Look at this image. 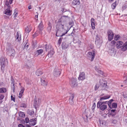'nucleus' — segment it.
I'll use <instances>...</instances> for the list:
<instances>
[{
    "label": "nucleus",
    "mask_w": 127,
    "mask_h": 127,
    "mask_svg": "<svg viewBox=\"0 0 127 127\" xmlns=\"http://www.w3.org/2000/svg\"><path fill=\"white\" fill-rule=\"evenodd\" d=\"M102 42V40L101 38H100L98 35H96L95 41V44L97 46L100 47L101 46Z\"/></svg>",
    "instance_id": "7"
},
{
    "label": "nucleus",
    "mask_w": 127,
    "mask_h": 127,
    "mask_svg": "<svg viewBox=\"0 0 127 127\" xmlns=\"http://www.w3.org/2000/svg\"><path fill=\"white\" fill-rule=\"evenodd\" d=\"M29 114L31 116L33 115L34 113V112L33 110H30L28 112Z\"/></svg>",
    "instance_id": "41"
},
{
    "label": "nucleus",
    "mask_w": 127,
    "mask_h": 127,
    "mask_svg": "<svg viewBox=\"0 0 127 127\" xmlns=\"http://www.w3.org/2000/svg\"><path fill=\"white\" fill-rule=\"evenodd\" d=\"M10 56H14L15 54V51L14 49H11L9 51Z\"/></svg>",
    "instance_id": "25"
},
{
    "label": "nucleus",
    "mask_w": 127,
    "mask_h": 127,
    "mask_svg": "<svg viewBox=\"0 0 127 127\" xmlns=\"http://www.w3.org/2000/svg\"><path fill=\"white\" fill-rule=\"evenodd\" d=\"M28 47V45H27V44H26L24 46V49H27Z\"/></svg>",
    "instance_id": "53"
},
{
    "label": "nucleus",
    "mask_w": 127,
    "mask_h": 127,
    "mask_svg": "<svg viewBox=\"0 0 127 127\" xmlns=\"http://www.w3.org/2000/svg\"><path fill=\"white\" fill-rule=\"evenodd\" d=\"M70 29H67L66 30L65 32L62 33V32L59 30H57L56 35L57 36H62L67 33Z\"/></svg>",
    "instance_id": "9"
},
{
    "label": "nucleus",
    "mask_w": 127,
    "mask_h": 127,
    "mask_svg": "<svg viewBox=\"0 0 127 127\" xmlns=\"http://www.w3.org/2000/svg\"><path fill=\"white\" fill-rule=\"evenodd\" d=\"M62 38H60L59 39L58 41V44H59V45H60V44H61V43L62 42Z\"/></svg>",
    "instance_id": "44"
},
{
    "label": "nucleus",
    "mask_w": 127,
    "mask_h": 127,
    "mask_svg": "<svg viewBox=\"0 0 127 127\" xmlns=\"http://www.w3.org/2000/svg\"><path fill=\"white\" fill-rule=\"evenodd\" d=\"M61 0H53V1H54L56 2L57 1H58V2H59Z\"/></svg>",
    "instance_id": "60"
},
{
    "label": "nucleus",
    "mask_w": 127,
    "mask_h": 127,
    "mask_svg": "<svg viewBox=\"0 0 127 127\" xmlns=\"http://www.w3.org/2000/svg\"><path fill=\"white\" fill-rule=\"evenodd\" d=\"M4 96L3 95H0V101L2 100L4 98Z\"/></svg>",
    "instance_id": "49"
},
{
    "label": "nucleus",
    "mask_w": 127,
    "mask_h": 127,
    "mask_svg": "<svg viewBox=\"0 0 127 127\" xmlns=\"http://www.w3.org/2000/svg\"><path fill=\"white\" fill-rule=\"evenodd\" d=\"M42 74V71H40L39 70H37L36 72V75L38 76H40Z\"/></svg>",
    "instance_id": "29"
},
{
    "label": "nucleus",
    "mask_w": 127,
    "mask_h": 127,
    "mask_svg": "<svg viewBox=\"0 0 127 127\" xmlns=\"http://www.w3.org/2000/svg\"><path fill=\"white\" fill-rule=\"evenodd\" d=\"M107 34L108 37V40L111 41L113 39L114 34L112 31L111 30H109L108 31Z\"/></svg>",
    "instance_id": "12"
},
{
    "label": "nucleus",
    "mask_w": 127,
    "mask_h": 127,
    "mask_svg": "<svg viewBox=\"0 0 127 127\" xmlns=\"http://www.w3.org/2000/svg\"><path fill=\"white\" fill-rule=\"evenodd\" d=\"M26 127H31L29 125H27Z\"/></svg>",
    "instance_id": "64"
},
{
    "label": "nucleus",
    "mask_w": 127,
    "mask_h": 127,
    "mask_svg": "<svg viewBox=\"0 0 127 127\" xmlns=\"http://www.w3.org/2000/svg\"><path fill=\"white\" fill-rule=\"evenodd\" d=\"M91 25L92 28L93 29H95V19L93 18H92L91 19Z\"/></svg>",
    "instance_id": "23"
},
{
    "label": "nucleus",
    "mask_w": 127,
    "mask_h": 127,
    "mask_svg": "<svg viewBox=\"0 0 127 127\" xmlns=\"http://www.w3.org/2000/svg\"><path fill=\"white\" fill-rule=\"evenodd\" d=\"M11 84L12 85V84H14V79L13 78H12L11 79Z\"/></svg>",
    "instance_id": "51"
},
{
    "label": "nucleus",
    "mask_w": 127,
    "mask_h": 127,
    "mask_svg": "<svg viewBox=\"0 0 127 127\" xmlns=\"http://www.w3.org/2000/svg\"><path fill=\"white\" fill-rule=\"evenodd\" d=\"M96 106L95 104V103H93V105L92 107V110H94L95 109Z\"/></svg>",
    "instance_id": "45"
},
{
    "label": "nucleus",
    "mask_w": 127,
    "mask_h": 127,
    "mask_svg": "<svg viewBox=\"0 0 127 127\" xmlns=\"http://www.w3.org/2000/svg\"><path fill=\"white\" fill-rule=\"evenodd\" d=\"M85 74L84 72H80L78 78L79 80L83 81L85 79Z\"/></svg>",
    "instance_id": "14"
},
{
    "label": "nucleus",
    "mask_w": 127,
    "mask_h": 127,
    "mask_svg": "<svg viewBox=\"0 0 127 127\" xmlns=\"http://www.w3.org/2000/svg\"><path fill=\"white\" fill-rule=\"evenodd\" d=\"M96 51L95 50H93L92 52H88V54L89 56L91 58V61H93L96 55Z\"/></svg>",
    "instance_id": "8"
},
{
    "label": "nucleus",
    "mask_w": 127,
    "mask_h": 127,
    "mask_svg": "<svg viewBox=\"0 0 127 127\" xmlns=\"http://www.w3.org/2000/svg\"><path fill=\"white\" fill-rule=\"evenodd\" d=\"M16 37V40H17V41H20L21 40V36L19 35L18 32H17Z\"/></svg>",
    "instance_id": "30"
},
{
    "label": "nucleus",
    "mask_w": 127,
    "mask_h": 127,
    "mask_svg": "<svg viewBox=\"0 0 127 127\" xmlns=\"http://www.w3.org/2000/svg\"><path fill=\"white\" fill-rule=\"evenodd\" d=\"M36 118L31 119L29 122V124L31 126H34L36 123Z\"/></svg>",
    "instance_id": "16"
},
{
    "label": "nucleus",
    "mask_w": 127,
    "mask_h": 127,
    "mask_svg": "<svg viewBox=\"0 0 127 127\" xmlns=\"http://www.w3.org/2000/svg\"><path fill=\"white\" fill-rule=\"evenodd\" d=\"M39 33V31H37L35 33L33 36L34 37H35L38 36Z\"/></svg>",
    "instance_id": "40"
},
{
    "label": "nucleus",
    "mask_w": 127,
    "mask_h": 127,
    "mask_svg": "<svg viewBox=\"0 0 127 127\" xmlns=\"http://www.w3.org/2000/svg\"><path fill=\"white\" fill-rule=\"evenodd\" d=\"M116 47L118 49L121 48V50L122 51H125L127 50V41L124 43L121 41H117L116 43Z\"/></svg>",
    "instance_id": "1"
},
{
    "label": "nucleus",
    "mask_w": 127,
    "mask_h": 127,
    "mask_svg": "<svg viewBox=\"0 0 127 127\" xmlns=\"http://www.w3.org/2000/svg\"><path fill=\"white\" fill-rule=\"evenodd\" d=\"M116 110L115 109H112L111 110V112H114Z\"/></svg>",
    "instance_id": "59"
},
{
    "label": "nucleus",
    "mask_w": 127,
    "mask_h": 127,
    "mask_svg": "<svg viewBox=\"0 0 127 127\" xmlns=\"http://www.w3.org/2000/svg\"><path fill=\"white\" fill-rule=\"evenodd\" d=\"M79 0H74L72 2V4L73 5H78L80 4Z\"/></svg>",
    "instance_id": "22"
},
{
    "label": "nucleus",
    "mask_w": 127,
    "mask_h": 127,
    "mask_svg": "<svg viewBox=\"0 0 127 127\" xmlns=\"http://www.w3.org/2000/svg\"><path fill=\"white\" fill-rule=\"evenodd\" d=\"M69 83L70 85L72 87H74L77 85V79L75 78H72Z\"/></svg>",
    "instance_id": "10"
},
{
    "label": "nucleus",
    "mask_w": 127,
    "mask_h": 127,
    "mask_svg": "<svg viewBox=\"0 0 127 127\" xmlns=\"http://www.w3.org/2000/svg\"><path fill=\"white\" fill-rule=\"evenodd\" d=\"M6 91V89L5 88H2L0 89V93H5Z\"/></svg>",
    "instance_id": "35"
},
{
    "label": "nucleus",
    "mask_w": 127,
    "mask_h": 127,
    "mask_svg": "<svg viewBox=\"0 0 127 127\" xmlns=\"http://www.w3.org/2000/svg\"><path fill=\"white\" fill-rule=\"evenodd\" d=\"M31 6H29V7H28V9H31Z\"/></svg>",
    "instance_id": "63"
},
{
    "label": "nucleus",
    "mask_w": 127,
    "mask_h": 127,
    "mask_svg": "<svg viewBox=\"0 0 127 127\" xmlns=\"http://www.w3.org/2000/svg\"><path fill=\"white\" fill-rule=\"evenodd\" d=\"M99 87H100V83H99V84H96L95 85L94 87L95 90V91L97 90Z\"/></svg>",
    "instance_id": "32"
},
{
    "label": "nucleus",
    "mask_w": 127,
    "mask_h": 127,
    "mask_svg": "<svg viewBox=\"0 0 127 127\" xmlns=\"http://www.w3.org/2000/svg\"><path fill=\"white\" fill-rule=\"evenodd\" d=\"M117 107V104L116 103L114 102L112 104V105H111L110 109L113 108H116Z\"/></svg>",
    "instance_id": "28"
},
{
    "label": "nucleus",
    "mask_w": 127,
    "mask_h": 127,
    "mask_svg": "<svg viewBox=\"0 0 127 127\" xmlns=\"http://www.w3.org/2000/svg\"><path fill=\"white\" fill-rule=\"evenodd\" d=\"M99 83L100 88L102 90H106L108 88V87L107 85V82L103 80H100Z\"/></svg>",
    "instance_id": "5"
},
{
    "label": "nucleus",
    "mask_w": 127,
    "mask_h": 127,
    "mask_svg": "<svg viewBox=\"0 0 127 127\" xmlns=\"http://www.w3.org/2000/svg\"><path fill=\"white\" fill-rule=\"evenodd\" d=\"M41 85L46 86L48 85V81L46 79V77H42L41 78Z\"/></svg>",
    "instance_id": "11"
},
{
    "label": "nucleus",
    "mask_w": 127,
    "mask_h": 127,
    "mask_svg": "<svg viewBox=\"0 0 127 127\" xmlns=\"http://www.w3.org/2000/svg\"><path fill=\"white\" fill-rule=\"evenodd\" d=\"M68 46L67 44H66L64 42H63L62 44V47L63 49H65L67 48Z\"/></svg>",
    "instance_id": "24"
},
{
    "label": "nucleus",
    "mask_w": 127,
    "mask_h": 127,
    "mask_svg": "<svg viewBox=\"0 0 127 127\" xmlns=\"http://www.w3.org/2000/svg\"><path fill=\"white\" fill-rule=\"evenodd\" d=\"M124 82L126 84H127V76L126 77V80L124 81Z\"/></svg>",
    "instance_id": "57"
},
{
    "label": "nucleus",
    "mask_w": 127,
    "mask_h": 127,
    "mask_svg": "<svg viewBox=\"0 0 127 127\" xmlns=\"http://www.w3.org/2000/svg\"><path fill=\"white\" fill-rule=\"evenodd\" d=\"M12 85H13L12 90H13V91L14 92L15 91V86L14 83V84H12Z\"/></svg>",
    "instance_id": "47"
},
{
    "label": "nucleus",
    "mask_w": 127,
    "mask_h": 127,
    "mask_svg": "<svg viewBox=\"0 0 127 127\" xmlns=\"http://www.w3.org/2000/svg\"><path fill=\"white\" fill-rule=\"evenodd\" d=\"M25 90V89L24 87H21V90L19 92V98H21L22 97L23 95V94Z\"/></svg>",
    "instance_id": "20"
},
{
    "label": "nucleus",
    "mask_w": 127,
    "mask_h": 127,
    "mask_svg": "<svg viewBox=\"0 0 127 127\" xmlns=\"http://www.w3.org/2000/svg\"><path fill=\"white\" fill-rule=\"evenodd\" d=\"M5 5L7 6V8L3 12V13L7 15H11L12 14V11L10 9L11 7L9 5L8 1L7 0H6L5 1Z\"/></svg>",
    "instance_id": "3"
},
{
    "label": "nucleus",
    "mask_w": 127,
    "mask_h": 127,
    "mask_svg": "<svg viewBox=\"0 0 127 127\" xmlns=\"http://www.w3.org/2000/svg\"><path fill=\"white\" fill-rule=\"evenodd\" d=\"M48 52V53L47 55L49 58H51L54 54V51L53 49L52 48Z\"/></svg>",
    "instance_id": "21"
},
{
    "label": "nucleus",
    "mask_w": 127,
    "mask_h": 127,
    "mask_svg": "<svg viewBox=\"0 0 127 127\" xmlns=\"http://www.w3.org/2000/svg\"><path fill=\"white\" fill-rule=\"evenodd\" d=\"M74 98V94H71V96H70L69 100L70 104H72L74 103L73 99Z\"/></svg>",
    "instance_id": "19"
},
{
    "label": "nucleus",
    "mask_w": 127,
    "mask_h": 127,
    "mask_svg": "<svg viewBox=\"0 0 127 127\" xmlns=\"http://www.w3.org/2000/svg\"><path fill=\"white\" fill-rule=\"evenodd\" d=\"M43 23L41 22L39 24L38 28V30H39V33H41V31L43 29Z\"/></svg>",
    "instance_id": "17"
},
{
    "label": "nucleus",
    "mask_w": 127,
    "mask_h": 127,
    "mask_svg": "<svg viewBox=\"0 0 127 127\" xmlns=\"http://www.w3.org/2000/svg\"><path fill=\"white\" fill-rule=\"evenodd\" d=\"M123 96L125 98H127V93L126 92H125L123 93Z\"/></svg>",
    "instance_id": "42"
},
{
    "label": "nucleus",
    "mask_w": 127,
    "mask_h": 127,
    "mask_svg": "<svg viewBox=\"0 0 127 127\" xmlns=\"http://www.w3.org/2000/svg\"><path fill=\"white\" fill-rule=\"evenodd\" d=\"M43 52L42 49H40L36 51L35 52V56H38L39 55H41Z\"/></svg>",
    "instance_id": "18"
},
{
    "label": "nucleus",
    "mask_w": 127,
    "mask_h": 127,
    "mask_svg": "<svg viewBox=\"0 0 127 127\" xmlns=\"http://www.w3.org/2000/svg\"><path fill=\"white\" fill-rule=\"evenodd\" d=\"M29 119L28 118H26L25 119V122L27 123L29 122Z\"/></svg>",
    "instance_id": "48"
},
{
    "label": "nucleus",
    "mask_w": 127,
    "mask_h": 127,
    "mask_svg": "<svg viewBox=\"0 0 127 127\" xmlns=\"http://www.w3.org/2000/svg\"><path fill=\"white\" fill-rule=\"evenodd\" d=\"M11 99L12 100H13L14 102H15V97H13V96L12 95H11Z\"/></svg>",
    "instance_id": "50"
},
{
    "label": "nucleus",
    "mask_w": 127,
    "mask_h": 127,
    "mask_svg": "<svg viewBox=\"0 0 127 127\" xmlns=\"http://www.w3.org/2000/svg\"><path fill=\"white\" fill-rule=\"evenodd\" d=\"M17 12L16 11V10L14 11V12L13 13V15L14 17L16 18V17L17 16Z\"/></svg>",
    "instance_id": "43"
},
{
    "label": "nucleus",
    "mask_w": 127,
    "mask_h": 127,
    "mask_svg": "<svg viewBox=\"0 0 127 127\" xmlns=\"http://www.w3.org/2000/svg\"><path fill=\"white\" fill-rule=\"evenodd\" d=\"M1 68L4 69L6 64H8V61L7 59L5 57H1L0 59Z\"/></svg>",
    "instance_id": "4"
},
{
    "label": "nucleus",
    "mask_w": 127,
    "mask_h": 127,
    "mask_svg": "<svg viewBox=\"0 0 127 127\" xmlns=\"http://www.w3.org/2000/svg\"><path fill=\"white\" fill-rule=\"evenodd\" d=\"M120 38V36L118 34H116L115 35L114 37V39L115 40H117Z\"/></svg>",
    "instance_id": "36"
},
{
    "label": "nucleus",
    "mask_w": 127,
    "mask_h": 127,
    "mask_svg": "<svg viewBox=\"0 0 127 127\" xmlns=\"http://www.w3.org/2000/svg\"><path fill=\"white\" fill-rule=\"evenodd\" d=\"M54 75L56 77L59 76L61 74L60 71L57 68H55L54 70Z\"/></svg>",
    "instance_id": "15"
},
{
    "label": "nucleus",
    "mask_w": 127,
    "mask_h": 127,
    "mask_svg": "<svg viewBox=\"0 0 127 127\" xmlns=\"http://www.w3.org/2000/svg\"><path fill=\"white\" fill-rule=\"evenodd\" d=\"M113 0H108L110 2H113Z\"/></svg>",
    "instance_id": "61"
},
{
    "label": "nucleus",
    "mask_w": 127,
    "mask_h": 127,
    "mask_svg": "<svg viewBox=\"0 0 127 127\" xmlns=\"http://www.w3.org/2000/svg\"><path fill=\"white\" fill-rule=\"evenodd\" d=\"M112 123L113 124H116L117 123V121L116 120H113Z\"/></svg>",
    "instance_id": "54"
},
{
    "label": "nucleus",
    "mask_w": 127,
    "mask_h": 127,
    "mask_svg": "<svg viewBox=\"0 0 127 127\" xmlns=\"http://www.w3.org/2000/svg\"><path fill=\"white\" fill-rule=\"evenodd\" d=\"M110 95L104 96L100 98V101H101V100H105L108 99L110 98Z\"/></svg>",
    "instance_id": "26"
},
{
    "label": "nucleus",
    "mask_w": 127,
    "mask_h": 127,
    "mask_svg": "<svg viewBox=\"0 0 127 127\" xmlns=\"http://www.w3.org/2000/svg\"><path fill=\"white\" fill-rule=\"evenodd\" d=\"M19 116L20 117H25V115L24 112H20L19 113Z\"/></svg>",
    "instance_id": "33"
},
{
    "label": "nucleus",
    "mask_w": 127,
    "mask_h": 127,
    "mask_svg": "<svg viewBox=\"0 0 127 127\" xmlns=\"http://www.w3.org/2000/svg\"><path fill=\"white\" fill-rule=\"evenodd\" d=\"M116 1L115 2L113 3L111 5V7L113 9H114L116 7Z\"/></svg>",
    "instance_id": "39"
},
{
    "label": "nucleus",
    "mask_w": 127,
    "mask_h": 127,
    "mask_svg": "<svg viewBox=\"0 0 127 127\" xmlns=\"http://www.w3.org/2000/svg\"><path fill=\"white\" fill-rule=\"evenodd\" d=\"M33 105L35 108H36L37 106V100L36 98H35L34 101Z\"/></svg>",
    "instance_id": "38"
},
{
    "label": "nucleus",
    "mask_w": 127,
    "mask_h": 127,
    "mask_svg": "<svg viewBox=\"0 0 127 127\" xmlns=\"http://www.w3.org/2000/svg\"><path fill=\"white\" fill-rule=\"evenodd\" d=\"M61 25L62 26V29H64V25H63L61 24Z\"/></svg>",
    "instance_id": "62"
},
{
    "label": "nucleus",
    "mask_w": 127,
    "mask_h": 127,
    "mask_svg": "<svg viewBox=\"0 0 127 127\" xmlns=\"http://www.w3.org/2000/svg\"><path fill=\"white\" fill-rule=\"evenodd\" d=\"M99 83L100 88L102 90H106L108 88V87L107 85V82L103 80H100Z\"/></svg>",
    "instance_id": "6"
},
{
    "label": "nucleus",
    "mask_w": 127,
    "mask_h": 127,
    "mask_svg": "<svg viewBox=\"0 0 127 127\" xmlns=\"http://www.w3.org/2000/svg\"><path fill=\"white\" fill-rule=\"evenodd\" d=\"M38 15H36L35 16V18L36 20L37 21L38 20Z\"/></svg>",
    "instance_id": "56"
},
{
    "label": "nucleus",
    "mask_w": 127,
    "mask_h": 127,
    "mask_svg": "<svg viewBox=\"0 0 127 127\" xmlns=\"http://www.w3.org/2000/svg\"><path fill=\"white\" fill-rule=\"evenodd\" d=\"M113 101V99H111L107 103V104L108 105V106H109V107L110 108H111V103Z\"/></svg>",
    "instance_id": "34"
},
{
    "label": "nucleus",
    "mask_w": 127,
    "mask_h": 127,
    "mask_svg": "<svg viewBox=\"0 0 127 127\" xmlns=\"http://www.w3.org/2000/svg\"><path fill=\"white\" fill-rule=\"evenodd\" d=\"M45 49L46 51H49L50 50L52 49L51 47V46H49L47 45H45Z\"/></svg>",
    "instance_id": "31"
},
{
    "label": "nucleus",
    "mask_w": 127,
    "mask_h": 127,
    "mask_svg": "<svg viewBox=\"0 0 127 127\" xmlns=\"http://www.w3.org/2000/svg\"><path fill=\"white\" fill-rule=\"evenodd\" d=\"M116 43V42L115 41L113 40L111 42L110 45L111 46H115Z\"/></svg>",
    "instance_id": "37"
},
{
    "label": "nucleus",
    "mask_w": 127,
    "mask_h": 127,
    "mask_svg": "<svg viewBox=\"0 0 127 127\" xmlns=\"http://www.w3.org/2000/svg\"><path fill=\"white\" fill-rule=\"evenodd\" d=\"M19 127H25L21 124H19L18 125Z\"/></svg>",
    "instance_id": "58"
},
{
    "label": "nucleus",
    "mask_w": 127,
    "mask_h": 127,
    "mask_svg": "<svg viewBox=\"0 0 127 127\" xmlns=\"http://www.w3.org/2000/svg\"><path fill=\"white\" fill-rule=\"evenodd\" d=\"M89 47L91 49H93L94 48V45L93 44H91L89 45Z\"/></svg>",
    "instance_id": "46"
},
{
    "label": "nucleus",
    "mask_w": 127,
    "mask_h": 127,
    "mask_svg": "<svg viewBox=\"0 0 127 127\" xmlns=\"http://www.w3.org/2000/svg\"><path fill=\"white\" fill-rule=\"evenodd\" d=\"M32 29L31 27L30 26H28L26 28L25 31L26 32L28 33L31 31Z\"/></svg>",
    "instance_id": "27"
},
{
    "label": "nucleus",
    "mask_w": 127,
    "mask_h": 127,
    "mask_svg": "<svg viewBox=\"0 0 127 127\" xmlns=\"http://www.w3.org/2000/svg\"><path fill=\"white\" fill-rule=\"evenodd\" d=\"M26 82L27 84L28 85H29V84H31V82L30 81H29H29H26Z\"/></svg>",
    "instance_id": "55"
},
{
    "label": "nucleus",
    "mask_w": 127,
    "mask_h": 127,
    "mask_svg": "<svg viewBox=\"0 0 127 127\" xmlns=\"http://www.w3.org/2000/svg\"><path fill=\"white\" fill-rule=\"evenodd\" d=\"M95 70L100 74L105 77L107 76V74L104 73L103 71H101V70H99L97 66H95Z\"/></svg>",
    "instance_id": "13"
},
{
    "label": "nucleus",
    "mask_w": 127,
    "mask_h": 127,
    "mask_svg": "<svg viewBox=\"0 0 127 127\" xmlns=\"http://www.w3.org/2000/svg\"><path fill=\"white\" fill-rule=\"evenodd\" d=\"M107 101L101 102L99 101L97 103V107L102 111H104L107 108L106 102Z\"/></svg>",
    "instance_id": "2"
},
{
    "label": "nucleus",
    "mask_w": 127,
    "mask_h": 127,
    "mask_svg": "<svg viewBox=\"0 0 127 127\" xmlns=\"http://www.w3.org/2000/svg\"><path fill=\"white\" fill-rule=\"evenodd\" d=\"M13 1V0H9V1H8V2L9 3V5H10V4H11L12 3Z\"/></svg>",
    "instance_id": "52"
}]
</instances>
